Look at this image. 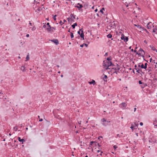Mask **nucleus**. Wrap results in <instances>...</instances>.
<instances>
[{
	"label": "nucleus",
	"instance_id": "nucleus-12",
	"mask_svg": "<svg viewBox=\"0 0 157 157\" xmlns=\"http://www.w3.org/2000/svg\"><path fill=\"white\" fill-rule=\"evenodd\" d=\"M18 140L19 142H22V144H23V142L25 141V140L24 139H21V138L20 137H18Z\"/></svg>",
	"mask_w": 157,
	"mask_h": 157
},
{
	"label": "nucleus",
	"instance_id": "nucleus-36",
	"mask_svg": "<svg viewBox=\"0 0 157 157\" xmlns=\"http://www.w3.org/2000/svg\"><path fill=\"white\" fill-rule=\"evenodd\" d=\"M82 29H80L78 31V34H79L80 35V34H81V33H80V31H82Z\"/></svg>",
	"mask_w": 157,
	"mask_h": 157
},
{
	"label": "nucleus",
	"instance_id": "nucleus-64",
	"mask_svg": "<svg viewBox=\"0 0 157 157\" xmlns=\"http://www.w3.org/2000/svg\"><path fill=\"white\" fill-rule=\"evenodd\" d=\"M136 109V108H135L134 109V112H135Z\"/></svg>",
	"mask_w": 157,
	"mask_h": 157
},
{
	"label": "nucleus",
	"instance_id": "nucleus-32",
	"mask_svg": "<svg viewBox=\"0 0 157 157\" xmlns=\"http://www.w3.org/2000/svg\"><path fill=\"white\" fill-rule=\"evenodd\" d=\"M140 67L142 69H145V68L144 67V65L143 63L141 64V66H140Z\"/></svg>",
	"mask_w": 157,
	"mask_h": 157
},
{
	"label": "nucleus",
	"instance_id": "nucleus-34",
	"mask_svg": "<svg viewBox=\"0 0 157 157\" xmlns=\"http://www.w3.org/2000/svg\"><path fill=\"white\" fill-rule=\"evenodd\" d=\"M152 30V32H153L154 33H155L156 34L157 33H156L157 29L154 28Z\"/></svg>",
	"mask_w": 157,
	"mask_h": 157
},
{
	"label": "nucleus",
	"instance_id": "nucleus-62",
	"mask_svg": "<svg viewBox=\"0 0 157 157\" xmlns=\"http://www.w3.org/2000/svg\"><path fill=\"white\" fill-rule=\"evenodd\" d=\"M97 145H98V147H101V145H100L99 144H98H98H97Z\"/></svg>",
	"mask_w": 157,
	"mask_h": 157
},
{
	"label": "nucleus",
	"instance_id": "nucleus-51",
	"mask_svg": "<svg viewBox=\"0 0 157 157\" xmlns=\"http://www.w3.org/2000/svg\"><path fill=\"white\" fill-rule=\"evenodd\" d=\"M118 71L117 70H116L115 71H114V73H116V74H117V72Z\"/></svg>",
	"mask_w": 157,
	"mask_h": 157
},
{
	"label": "nucleus",
	"instance_id": "nucleus-19",
	"mask_svg": "<svg viewBox=\"0 0 157 157\" xmlns=\"http://www.w3.org/2000/svg\"><path fill=\"white\" fill-rule=\"evenodd\" d=\"M114 28V27H113V26L112 25V24H110L109 26L108 27V29H110Z\"/></svg>",
	"mask_w": 157,
	"mask_h": 157
},
{
	"label": "nucleus",
	"instance_id": "nucleus-45",
	"mask_svg": "<svg viewBox=\"0 0 157 157\" xmlns=\"http://www.w3.org/2000/svg\"><path fill=\"white\" fill-rule=\"evenodd\" d=\"M16 128V126H15V127H14L13 128V130H14V131H16L17 130V128H16V129H15Z\"/></svg>",
	"mask_w": 157,
	"mask_h": 157
},
{
	"label": "nucleus",
	"instance_id": "nucleus-13",
	"mask_svg": "<svg viewBox=\"0 0 157 157\" xmlns=\"http://www.w3.org/2000/svg\"><path fill=\"white\" fill-rule=\"evenodd\" d=\"M136 70V72L138 73H140L141 72H142V70L141 69H140L139 68H135Z\"/></svg>",
	"mask_w": 157,
	"mask_h": 157
},
{
	"label": "nucleus",
	"instance_id": "nucleus-3",
	"mask_svg": "<svg viewBox=\"0 0 157 157\" xmlns=\"http://www.w3.org/2000/svg\"><path fill=\"white\" fill-rule=\"evenodd\" d=\"M127 106V104L125 102H122L119 105L120 107L123 109H124Z\"/></svg>",
	"mask_w": 157,
	"mask_h": 157
},
{
	"label": "nucleus",
	"instance_id": "nucleus-63",
	"mask_svg": "<svg viewBox=\"0 0 157 157\" xmlns=\"http://www.w3.org/2000/svg\"><path fill=\"white\" fill-rule=\"evenodd\" d=\"M101 10L103 11L104 10H105V9L103 7Z\"/></svg>",
	"mask_w": 157,
	"mask_h": 157
},
{
	"label": "nucleus",
	"instance_id": "nucleus-11",
	"mask_svg": "<svg viewBox=\"0 0 157 157\" xmlns=\"http://www.w3.org/2000/svg\"><path fill=\"white\" fill-rule=\"evenodd\" d=\"M77 5H79V6H76L75 7L78 8L79 10H80V9H81L83 7V6L79 3H77Z\"/></svg>",
	"mask_w": 157,
	"mask_h": 157
},
{
	"label": "nucleus",
	"instance_id": "nucleus-26",
	"mask_svg": "<svg viewBox=\"0 0 157 157\" xmlns=\"http://www.w3.org/2000/svg\"><path fill=\"white\" fill-rule=\"evenodd\" d=\"M112 59V58L111 57H109L107 58V60L108 62L111 61V60Z\"/></svg>",
	"mask_w": 157,
	"mask_h": 157
},
{
	"label": "nucleus",
	"instance_id": "nucleus-1",
	"mask_svg": "<svg viewBox=\"0 0 157 157\" xmlns=\"http://www.w3.org/2000/svg\"><path fill=\"white\" fill-rule=\"evenodd\" d=\"M103 66L107 70H110V68L109 67L111 66H114L115 65L113 64L111 61L108 62L107 61H104L103 62Z\"/></svg>",
	"mask_w": 157,
	"mask_h": 157
},
{
	"label": "nucleus",
	"instance_id": "nucleus-20",
	"mask_svg": "<svg viewBox=\"0 0 157 157\" xmlns=\"http://www.w3.org/2000/svg\"><path fill=\"white\" fill-rule=\"evenodd\" d=\"M96 142L95 141H91L90 142V144L89 145V147H91V146L94 143Z\"/></svg>",
	"mask_w": 157,
	"mask_h": 157
},
{
	"label": "nucleus",
	"instance_id": "nucleus-46",
	"mask_svg": "<svg viewBox=\"0 0 157 157\" xmlns=\"http://www.w3.org/2000/svg\"><path fill=\"white\" fill-rule=\"evenodd\" d=\"M36 28L34 26L32 28V30H33V31H34L35 30H36Z\"/></svg>",
	"mask_w": 157,
	"mask_h": 157
},
{
	"label": "nucleus",
	"instance_id": "nucleus-21",
	"mask_svg": "<svg viewBox=\"0 0 157 157\" xmlns=\"http://www.w3.org/2000/svg\"><path fill=\"white\" fill-rule=\"evenodd\" d=\"M142 30L144 31L145 32L147 33L148 34H149V32L147 31V30L144 27H143V29H142Z\"/></svg>",
	"mask_w": 157,
	"mask_h": 157
},
{
	"label": "nucleus",
	"instance_id": "nucleus-42",
	"mask_svg": "<svg viewBox=\"0 0 157 157\" xmlns=\"http://www.w3.org/2000/svg\"><path fill=\"white\" fill-rule=\"evenodd\" d=\"M113 147L114 149L115 150L117 148V146L116 145H115L113 146Z\"/></svg>",
	"mask_w": 157,
	"mask_h": 157
},
{
	"label": "nucleus",
	"instance_id": "nucleus-9",
	"mask_svg": "<svg viewBox=\"0 0 157 157\" xmlns=\"http://www.w3.org/2000/svg\"><path fill=\"white\" fill-rule=\"evenodd\" d=\"M75 15H74L72 14H71L70 15L71 18H68L67 20H74L75 19Z\"/></svg>",
	"mask_w": 157,
	"mask_h": 157
},
{
	"label": "nucleus",
	"instance_id": "nucleus-6",
	"mask_svg": "<svg viewBox=\"0 0 157 157\" xmlns=\"http://www.w3.org/2000/svg\"><path fill=\"white\" fill-rule=\"evenodd\" d=\"M108 77L107 76L104 75V74L103 75L101 76V78L105 82L107 81V78Z\"/></svg>",
	"mask_w": 157,
	"mask_h": 157
},
{
	"label": "nucleus",
	"instance_id": "nucleus-2",
	"mask_svg": "<svg viewBox=\"0 0 157 157\" xmlns=\"http://www.w3.org/2000/svg\"><path fill=\"white\" fill-rule=\"evenodd\" d=\"M101 121L102 122V124L105 126L108 125V123L110 122V121H107L104 118L101 119Z\"/></svg>",
	"mask_w": 157,
	"mask_h": 157
},
{
	"label": "nucleus",
	"instance_id": "nucleus-60",
	"mask_svg": "<svg viewBox=\"0 0 157 157\" xmlns=\"http://www.w3.org/2000/svg\"><path fill=\"white\" fill-rule=\"evenodd\" d=\"M63 23L64 24V23L65 22H67V20H63Z\"/></svg>",
	"mask_w": 157,
	"mask_h": 157
},
{
	"label": "nucleus",
	"instance_id": "nucleus-16",
	"mask_svg": "<svg viewBox=\"0 0 157 157\" xmlns=\"http://www.w3.org/2000/svg\"><path fill=\"white\" fill-rule=\"evenodd\" d=\"M110 71L111 72V73L114 74V71H115V69H114V67H113L112 68H110Z\"/></svg>",
	"mask_w": 157,
	"mask_h": 157
},
{
	"label": "nucleus",
	"instance_id": "nucleus-41",
	"mask_svg": "<svg viewBox=\"0 0 157 157\" xmlns=\"http://www.w3.org/2000/svg\"><path fill=\"white\" fill-rule=\"evenodd\" d=\"M43 24H44V25H43V28H46V25H45L46 24V23H43Z\"/></svg>",
	"mask_w": 157,
	"mask_h": 157
},
{
	"label": "nucleus",
	"instance_id": "nucleus-28",
	"mask_svg": "<svg viewBox=\"0 0 157 157\" xmlns=\"http://www.w3.org/2000/svg\"><path fill=\"white\" fill-rule=\"evenodd\" d=\"M133 124L135 126V128H136L138 127V123H134Z\"/></svg>",
	"mask_w": 157,
	"mask_h": 157
},
{
	"label": "nucleus",
	"instance_id": "nucleus-15",
	"mask_svg": "<svg viewBox=\"0 0 157 157\" xmlns=\"http://www.w3.org/2000/svg\"><path fill=\"white\" fill-rule=\"evenodd\" d=\"M147 86V84L143 83L141 85H140V87L142 89H144Z\"/></svg>",
	"mask_w": 157,
	"mask_h": 157
},
{
	"label": "nucleus",
	"instance_id": "nucleus-37",
	"mask_svg": "<svg viewBox=\"0 0 157 157\" xmlns=\"http://www.w3.org/2000/svg\"><path fill=\"white\" fill-rule=\"evenodd\" d=\"M29 55L28 54L26 56V61H27V60H29Z\"/></svg>",
	"mask_w": 157,
	"mask_h": 157
},
{
	"label": "nucleus",
	"instance_id": "nucleus-10",
	"mask_svg": "<svg viewBox=\"0 0 157 157\" xmlns=\"http://www.w3.org/2000/svg\"><path fill=\"white\" fill-rule=\"evenodd\" d=\"M150 48L153 51L156 52H157V50L153 45H151L150 46Z\"/></svg>",
	"mask_w": 157,
	"mask_h": 157
},
{
	"label": "nucleus",
	"instance_id": "nucleus-43",
	"mask_svg": "<svg viewBox=\"0 0 157 157\" xmlns=\"http://www.w3.org/2000/svg\"><path fill=\"white\" fill-rule=\"evenodd\" d=\"M157 123V120L156 119H155V120L153 122V124H156Z\"/></svg>",
	"mask_w": 157,
	"mask_h": 157
},
{
	"label": "nucleus",
	"instance_id": "nucleus-56",
	"mask_svg": "<svg viewBox=\"0 0 157 157\" xmlns=\"http://www.w3.org/2000/svg\"><path fill=\"white\" fill-rule=\"evenodd\" d=\"M141 63H139V64L138 65V67H140V66H141V65H140V64H141Z\"/></svg>",
	"mask_w": 157,
	"mask_h": 157
},
{
	"label": "nucleus",
	"instance_id": "nucleus-8",
	"mask_svg": "<svg viewBox=\"0 0 157 157\" xmlns=\"http://www.w3.org/2000/svg\"><path fill=\"white\" fill-rule=\"evenodd\" d=\"M139 51L141 52V56L144 58V55L145 54L144 51L141 48H140L139 49Z\"/></svg>",
	"mask_w": 157,
	"mask_h": 157
},
{
	"label": "nucleus",
	"instance_id": "nucleus-39",
	"mask_svg": "<svg viewBox=\"0 0 157 157\" xmlns=\"http://www.w3.org/2000/svg\"><path fill=\"white\" fill-rule=\"evenodd\" d=\"M71 38H72L74 37V36L73 33H71Z\"/></svg>",
	"mask_w": 157,
	"mask_h": 157
},
{
	"label": "nucleus",
	"instance_id": "nucleus-55",
	"mask_svg": "<svg viewBox=\"0 0 157 157\" xmlns=\"http://www.w3.org/2000/svg\"><path fill=\"white\" fill-rule=\"evenodd\" d=\"M43 121V119H41H41H39V121L40 122H41V121Z\"/></svg>",
	"mask_w": 157,
	"mask_h": 157
},
{
	"label": "nucleus",
	"instance_id": "nucleus-47",
	"mask_svg": "<svg viewBox=\"0 0 157 157\" xmlns=\"http://www.w3.org/2000/svg\"><path fill=\"white\" fill-rule=\"evenodd\" d=\"M139 83L140 84L142 85L143 83L140 80L139 81Z\"/></svg>",
	"mask_w": 157,
	"mask_h": 157
},
{
	"label": "nucleus",
	"instance_id": "nucleus-30",
	"mask_svg": "<svg viewBox=\"0 0 157 157\" xmlns=\"http://www.w3.org/2000/svg\"><path fill=\"white\" fill-rule=\"evenodd\" d=\"M150 23L149 22L148 23H147V27L148 29H150L151 27V26H150Z\"/></svg>",
	"mask_w": 157,
	"mask_h": 157
},
{
	"label": "nucleus",
	"instance_id": "nucleus-7",
	"mask_svg": "<svg viewBox=\"0 0 157 157\" xmlns=\"http://www.w3.org/2000/svg\"><path fill=\"white\" fill-rule=\"evenodd\" d=\"M50 40L56 45H58L59 44L58 40L57 39H54L53 40Z\"/></svg>",
	"mask_w": 157,
	"mask_h": 157
},
{
	"label": "nucleus",
	"instance_id": "nucleus-38",
	"mask_svg": "<svg viewBox=\"0 0 157 157\" xmlns=\"http://www.w3.org/2000/svg\"><path fill=\"white\" fill-rule=\"evenodd\" d=\"M46 27H47V28H50L51 27V26L49 25V23L48 22L47 23Z\"/></svg>",
	"mask_w": 157,
	"mask_h": 157
},
{
	"label": "nucleus",
	"instance_id": "nucleus-59",
	"mask_svg": "<svg viewBox=\"0 0 157 157\" xmlns=\"http://www.w3.org/2000/svg\"><path fill=\"white\" fill-rule=\"evenodd\" d=\"M29 36V34H27L26 35V37H28Z\"/></svg>",
	"mask_w": 157,
	"mask_h": 157
},
{
	"label": "nucleus",
	"instance_id": "nucleus-49",
	"mask_svg": "<svg viewBox=\"0 0 157 157\" xmlns=\"http://www.w3.org/2000/svg\"><path fill=\"white\" fill-rule=\"evenodd\" d=\"M57 16L56 15H55L53 17V20H56V17Z\"/></svg>",
	"mask_w": 157,
	"mask_h": 157
},
{
	"label": "nucleus",
	"instance_id": "nucleus-57",
	"mask_svg": "<svg viewBox=\"0 0 157 157\" xmlns=\"http://www.w3.org/2000/svg\"><path fill=\"white\" fill-rule=\"evenodd\" d=\"M152 63H155V60H153L152 61ZM156 63L157 64V63Z\"/></svg>",
	"mask_w": 157,
	"mask_h": 157
},
{
	"label": "nucleus",
	"instance_id": "nucleus-25",
	"mask_svg": "<svg viewBox=\"0 0 157 157\" xmlns=\"http://www.w3.org/2000/svg\"><path fill=\"white\" fill-rule=\"evenodd\" d=\"M115 21H113V22L112 23V24H113V23ZM117 25V23H114L113 24H112V25L113 26V27H114H114H116Z\"/></svg>",
	"mask_w": 157,
	"mask_h": 157
},
{
	"label": "nucleus",
	"instance_id": "nucleus-31",
	"mask_svg": "<svg viewBox=\"0 0 157 157\" xmlns=\"http://www.w3.org/2000/svg\"><path fill=\"white\" fill-rule=\"evenodd\" d=\"M25 67L24 66H22L21 68V70L23 71H25Z\"/></svg>",
	"mask_w": 157,
	"mask_h": 157
},
{
	"label": "nucleus",
	"instance_id": "nucleus-44",
	"mask_svg": "<svg viewBox=\"0 0 157 157\" xmlns=\"http://www.w3.org/2000/svg\"><path fill=\"white\" fill-rule=\"evenodd\" d=\"M147 63H145L144 66V67H145V69H146L147 68Z\"/></svg>",
	"mask_w": 157,
	"mask_h": 157
},
{
	"label": "nucleus",
	"instance_id": "nucleus-24",
	"mask_svg": "<svg viewBox=\"0 0 157 157\" xmlns=\"http://www.w3.org/2000/svg\"><path fill=\"white\" fill-rule=\"evenodd\" d=\"M83 45H84L86 47H87L88 46V44H86L84 43L83 44L81 45H80V47L82 48L83 47Z\"/></svg>",
	"mask_w": 157,
	"mask_h": 157
},
{
	"label": "nucleus",
	"instance_id": "nucleus-17",
	"mask_svg": "<svg viewBox=\"0 0 157 157\" xmlns=\"http://www.w3.org/2000/svg\"><path fill=\"white\" fill-rule=\"evenodd\" d=\"M42 10V7H38L36 8V9L35 10L36 12H37V11H40L41 10Z\"/></svg>",
	"mask_w": 157,
	"mask_h": 157
},
{
	"label": "nucleus",
	"instance_id": "nucleus-61",
	"mask_svg": "<svg viewBox=\"0 0 157 157\" xmlns=\"http://www.w3.org/2000/svg\"><path fill=\"white\" fill-rule=\"evenodd\" d=\"M117 137H120V135H119V134H117Z\"/></svg>",
	"mask_w": 157,
	"mask_h": 157
},
{
	"label": "nucleus",
	"instance_id": "nucleus-5",
	"mask_svg": "<svg viewBox=\"0 0 157 157\" xmlns=\"http://www.w3.org/2000/svg\"><path fill=\"white\" fill-rule=\"evenodd\" d=\"M46 29L48 30V32H51V31H53V30H55L56 28H55L53 27H50V28H47Z\"/></svg>",
	"mask_w": 157,
	"mask_h": 157
},
{
	"label": "nucleus",
	"instance_id": "nucleus-18",
	"mask_svg": "<svg viewBox=\"0 0 157 157\" xmlns=\"http://www.w3.org/2000/svg\"><path fill=\"white\" fill-rule=\"evenodd\" d=\"M89 83L90 84H93V85H94L96 83L95 81L94 80H92L91 81L89 82Z\"/></svg>",
	"mask_w": 157,
	"mask_h": 157
},
{
	"label": "nucleus",
	"instance_id": "nucleus-53",
	"mask_svg": "<svg viewBox=\"0 0 157 157\" xmlns=\"http://www.w3.org/2000/svg\"><path fill=\"white\" fill-rule=\"evenodd\" d=\"M140 124L141 126H142L143 125V123L142 122H141L140 123Z\"/></svg>",
	"mask_w": 157,
	"mask_h": 157
},
{
	"label": "nucleus",
	"instance_id": "nucleus-58",
	"mask_svg": "<svg viewBox=\"0 0 157 157\" xmlns=\"http://www.w3.org/2000/svg\"><path fill=\"white\" fill-rule=\"evenodd\" d=\"M144 42L146 44L147 43V41L146 40H145L144 41Z\"/></svg>",
	"mask_w": 157,
	"mask_h": 157
},
{
	"label": "nucleus",
	"instance_id": "nucleus-33",
	"mask_svg": "<svg viewBox=\"0 0 157 157\" xmlns=\"http://www.w3.org/2000/svg\"><path fill=\"white\" fill-rule=\"evenodd\" d=\"M113 67L114 68V69H115V71L117 70L118 71L120 69V67L117 68V67H116H116Z\"/></svg>",
	"mask_w": 157,
	"mask_h": 157
},
{
	"label": "nucleus",
	"instance_id": "nucleus-40",
	"mask_svg": "<svg viewBox=\"0 0 157 157\" xmlns=\"http://www.w3.org/2000/svg\"><path fill=\"white\" fill-rule=\"evenodd\" d=\"M130 128L132 129V131L133 130V129L136 128H135V126H132V125H131V126L130 127Z\"/></svg>",
	"mask_w": 157,
	"mask_h": 157
},
{
	"label": "nucleus",
	"instance_id": "nucleus-4",
	"mask_svg": "<svg viewBox=\"0 0 157 157\" xmlns=\"http://www.w3.org/2000/svg\"><path fill=\"white\" fill-rule=\"evenodd\" d=\"M156 141V140L154 136H152L151 138L150 137V139L149 140V142L150 143H155Z\"/></svg>",
	"mask_w": 157,
	"mask_h": 157
},
{
	"label": "nucleus",
	"instance_id": "nucleus-22",
	"mask_svg": "<svg viewBox=\"0 0 157 157\" xmlns=\"http://www.w3.org/2000/svg\"><path fill=\"white\" fill-rule=\"evenodd\" d=\"M77 25V24L76 23H75L73 25H71L73 29H75V27Z\"/></svg>",
	"mask_w": 157,
	"mask_h": 157
},
{
	"label": "nucleus",
	"instance_id": "nucleus-35",
	"mask_svg": "<svg viewBox=\"0 0 157 157\" xmlns=\"http://www.w3.org/2000/svg\"><path fill=\"white\" fill-rule=\"evenodd\" d=\"M138 28H139L141 29H143V27H141V26L139 25H137V26Z\"/></svg>",
	"mask_w": 157,
	"mask_h": 157
},
{
	"label": "nucleus",
	"instance_id": "nucleus-48",
	"mask_svg": "<svg viewBox=\"0 0 157 157\" xmlns=\"http://www.w3.org/2000/svg\"><path fill=\"white\" fill-rule=\"evenodd\" d=\"M100 12L102 14H103L104 13L103 11L101 10H100V11L98 12L99 13Z\"/></svg>",
	"mask_w": 157,
	"mask_h": 157
},
{
	"label": "nucleus",
	"instance_id": "nucleus-54",
	"mask_svg": "<svg viewBox=\"0 0 157 157\" xmlns=\"http://www.w3.org/2000/svg\"><path fill=\"white\" fill-rule=\"evenodd\" d=\"M103 153V151H101V153H100V155L101 156H102V153Z\"/></svg>",
	"mask_w": 157,
	"mask_h": 157
},
{
	"label": "nucleus",
	"instance_id": "nucleus-52",
	"mask_svg": "<svg viewBox=\"0 0 157 157\" xmlns=\"http://www.w3.org/2000/svg\"><path fill=\"white\" fill-rule=\"evenodd\" d=\"M108 56V53L106 52L105 53V55H104L105 56Z\"/></svg>",
	"mask_w": 157,
	"mask_h": 157
},
{
	"label": "nucleus",
	"instance_id": "nucleus-50",
	"mask_svg": "<svg viewBox=\"0 0 157 157\" xmlns=\"http://www.w3.org/2000/svg\"><path fill=\"white\" fill-rule=\"evenodd\" d=\"M59 23L61 25H62L63 23V22L61 20H60L59 22Z\"/></svg>",
	"mask_w": 157,
	"mask_h": 157
},
{
	"label": "nucleus",
	"instance_id": "nucleus-23",
	"mask_svg": "<svg viewBox=\"0 0 157 157\" xmlns=\"http://www.w3.org/2000/svg\"><path fill=\"white\" fill-rule=\"evenodd\" d=\"M128 37L125 36L124 39V41L125 42H126L128 41Z\"/></svg>",
	"mask_w": 157,
	"mask_h": 157
},
{
	"label": "nucleus",
	"instance_id": "nucleus-29",
	"mask_svg": "<svg viewBox=\"0 0 157 157\" xmlns=\"http://www.w3.org/2000/svg\"><path fill=\"white\" fill-rule=\"evenodd\" d=\"M107 36L108 38H111L112 37V35L110 34H109Z\"/></svg>",
	"mask_w": 157,
	"mask_h": 157
},
{
	"label": "nucleus",
	"instance_id": "nucleus-27",
	"mask_svg": "<svg viewBox=\"0 0 157 157\" xmlns=\"http://www.w3.org/2000/svg\"><path fill=\"white\" fill-rule=\"evenodd\" d=\"M125 38V36H124V34H121V39L122 40H124V39Z\"/></svg>",
	"mask_w": 157,
	"mask_h": 157
},
{
	"label": "nucleus",
	"instance_id": "nucleus-14",
	"mask_svg": "<svg viewBox=\"0 0 157 157\" xmlns=\"http://www.w3.org/2000/svg\"><path fill=\"white\" fill-rule=\"evenodd\" d=\"M84 34L83 30L82 31V33H81L80 36L81 38H82V40H84Z\"/></svg>",
	"mask_w": 157,
	"mask_h": 157
}]
</instances>
